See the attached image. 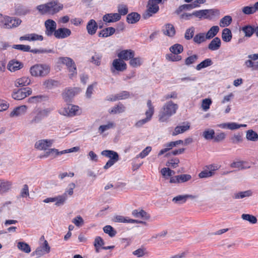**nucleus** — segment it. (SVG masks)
Here are the masks:
<instances>
[{"instance_id":"58836bf2","label":"nucleus","mask_w":258,"mask_h":258,"mask_svg":"<svg viewBox=\"0 0 258 258\" xmlns=\"http://www.w3.org/2000/svg\"><path fill=\"white\" fill-rule=\"evenodd\" d=\"M232 37L231 30L228 28H224L222 33V39L226 42H230Z\"/></svg>"},{"instance_id":"f257e3e1","label":"nucleus","mask_w":258,"mask_h":258,"mask_svg":"<svg viewBox=\"0 0 258 258\" xmlns=\"http://www.w3.org/2000/svg\"><path fill=\"white\" fill-rule=\"evenodd\" d=\"M63 5L58 0H52L44 4L38 5L36 10L42 15H54L63 9Z\"/></svg>"},{"instance_id":"49530a36","label":"nucleus","mask_w":258,"mask_h":258,"mask_svg":"<svg viewBox=\"0 0 258 258\" xmlns=\"http://www.w3.org/2000/svg\"><path fill=\"white\" fill-rule=\"evenodd\" d=\"M232 21V17L230 16L227 15L220 20L219 25L221 27H225L230 25Z\"/></svg>"},{"instance_id":"c85d7f7f","label":"nucleus","mask_w":258,"mask_h":258,"mask_svg":"<svg viewBox=\"0 0 258 258\" xmlns=\"http://www.w3.org/2000/svg\"><path fill=\"white\" fill-rule=\"evenodd\" d=\"M221 45V41L219 37H214L209 44L208 48L211 51L218 50Z\"/></svg>"},{"instance_id":"b1692460","label":"nucleus","mask_w":258,"mask_h":258,"mask_svg":"<svg viewBox=\"0 0 258 258\" xmlns=\"http://www.w3.org/2000/svg\"><path fill=\"white\" fill-rule=\"evenodd\" d=\"M121 16L118 13H109L103 17V20L106 23L115 22L119 21Z\"/></svg>"},{"instance_id":"cd10ccee","label":"nucleus","mask_w":258,"mask_h":258,"mask_svg":"<svg viewBox=\"0 0 258 258\" xmlns=\"http://www.w3.org/2000/svg\"><path fill=\"white\" fill-rule=\"evenodd\" d=\"M12 183L11 181L5 180L0 179V194L8 192L12 187Z\"/></svg>"},{"instance_id":"a878e982","label":"nucleus","mask_w":258,"mask_h":258,"mask_svg":"<svg viewBox=\"0 0 258 258\" xmlns=\"http://www.w3.org/2000/svg\"><path fill=\"white\" fill-rule=\"evenodd\" d=\"M98 29V25L96 22L93 20H90L87 23L86 29L89 35H93L95 34Z\"/></svg>"},{"instance_id":"680f3d73","label":"nucleus","mask_w":258,"mask_h":258,"mask_svg":"<svg viewBox=\"0 0 258 258\" xmlns=\"http://www.w3.org/2000/svg\"><path fill=\"white\" fill-rule=\"evenodd\" d=\"M12 207V202L7 201L3 203L0 208L1 212H5L8 211V213H10Z\"/></svg>"},{"instance_id":"473e14b6","label":"nucleus","mask_w":258,"mask_h":258,"mask_svg":"<svg viewBox=\"0 0 258 258\" xmlns=\"http://www.w3.org/2000/svg\"><path fill=\"white\" fill-rule=\"evenodd\" d=\"M140 15L136 12H132L127 15L126 21L129 24H135L140 19Z\"/></svg>"},{"instance_id":"69168bd1","label":"nucleus","mask_w":258,"mask_h":258,"mask_svg":"<svg viewBox=\"0 0 258 258\" xmlns=\"http://www.w3.org/2000/svg\"><path fill=\"white\" fill-rule=\"evenodd\" d=\"M195 30V29L194 27L187 29L184 34L185 39L186 40L191 39L194 36Z\"/></svg>"},{"instance_id":"3c124183","label":"nucleus","mask_w":258,"mask_h":258,"mask_svg":"<svg viewBox=\"0 0 258 258\" xmlns=\"http://www.w3.org/2000/svg\"><path fill=\"white\" fill-rule=\"evenodd\" d=\"M246 137L249 141L255 142L258 140V134L253 130H250L246 132Z\"/></svg>"},{"instance_id":"c9c22d12","label":"nucleus","mask_w":258,"mask_h":258,"mask_svg":"<svg viewBox=\"0 0 258 258\" xmlns=\"http://www.w3.org/2000/svg\"><path fill=\"white\" fill-rule=\"evenodd\" d=\"M115 29L113 27H108L101 30L98 36L100 37H107L115 33Z\"/></svg>"},{"instance_id":"e433bc0d","label":"nucleus","mask_w":258,"mask_h":258,"mask_svg":"<svg viewBox=\"0 0 258 258\" xmlns=\"http://www.w3.org/2000/svg\"><path fill=\"white\" fill-rule=\"evenodd\" d=\"M219 27L218 26H212L206 34L207 39H211L214 38L219 32Z\"/></svg>"},{"instance_id":"dca6fc26","label":"nucleus","mask_w":258,"mask_h":258,"mask_svg":"<svg viewBox=\"0 0 258 258\" xmlns=\"http://www.w3.org/2000/svg\"><path fill=\"white\" fill-rule=\"evenodd\" d=\"M27 110L28 107L25 105L17 106L10 112L9 116L11 118H17L25 115Z\"/></svg>"},{"instance_id":"4be33fe9","label":"nucleus","mask_w":258,"mask_h":258,"mask_svg":"<svg viewBox=\"0 0 258 258\" xmlns=\"http://www.w3.org/2000/svg\"><path fill=\"white\" fill-rule=\"evenodd\" d=\"M114 221L115 222H119V223L146 224L145 222L129 219L128 217H125L120 216V215H117V216H115L114 218Z\"/></svg>"},{"instance_id":"5fc2aeb1","label":"nucleus","mask_w":258,"mask_h":258,"mask_svg":"<svg viewBox=\"0 0 258 258\" xmlns=\"http://www.w3.org/2000/svg\"><path fill=\"white\" fill-rule=\"evenodd\" d=\"M115 127V123L112 121L108 122L107 124L100 125L99 127V132L102 134L105 131L113 128Z\"/></svg>"},{"instance_id":"7ed1b4c3","label":"nucleus","mask_w":258,"mask_h":258,"mask_svg":"<svg viewBox=\"0 0 258 258\" xmlns=\"http://www.w3.org/2000/svg\"><path fill=\"white\" fill-rule=\"evenodd\" d=\"M195 17L200 19L212 20L220 15V11L217 9H205L193 12Z\"/></svg>"},{"instance_id":"0e129e2a","label":"nucleus","mask_w":258,"mask_h":258,"mask_svg":"<svg viewBox=\"0 0 258 258\" xmlns=\"http://www.w3.org/2000/svg\"><path fill=\"white\" fill-rule=\"evenodd\" d=\"M151 150L152 147L151 146H147L140 154L137 155L136 158H144L149 155Z\"/></svg>"},{"instance_id":"412c9836","label":"nucleus","mask_w":258,"mask_h":258,"mask_svg":"<svg viewBox=\"0 0 258 258\" xmlns=\"http://www.w3.org/2000/svg\"><path fill=\"white\" fill-rule=\"evenodd\" d=\"M190 124L188 122H184L181 125L176 126L173 132L172 136H176L188 131L190 128Z\"/></svg>"},{"instance_id":"ea45409f","label":"nucleus","mask_w":258,"mask_h":258,"mask_svg":"<svg viewBox=\"0 0 258 258\" xmlns=\"http://www.w3.org/2000/svg\"><path fill=\"white\" fill-rule=\"evenodd\" d=\"M125 110V106L122 104H118L109 110V112L111 114H119L124 112Z\"/></svg>"},{"instance_id":"c756f323","label":"nucleus","mask_w":258,"mask_h":258,"mask_svg":"<svg viewBox=\"0 0 258 258\" xmlns=\"http://www.w3.org/2000/svg\"><path fill=\"white\" fill-rule=\"evenodd\" d=\"M101 155L106 157L109 158V160L118 161L119 160V155L118 153L112 150H103L101 152Z\"/></svg>"},{"instance_id":"f8f14e48","label":"nucleus","mask_w":258,"mask_h":258,"mask_svg":"<svg viewBox=\"0 0 258 258\" xmlns=\"http://www.w3.org/2000/svg\"><path fill=\"white\" fill-rule=\"evenodd\" d=\"M44 26L45 28V34L48 37L52 35L54 36V34L56 31V23L51 19H48L45 21Z\"/></svg>"},{"instance_id":"a211bd4d","label":"nucleus","mask_w":258,"mask_h":258,"mask_svg":"<svg viewBox=\"0 0 258 258\" xmlns=\"http://www.w3.org/2000/svg\"><path fill=\"white\" fill-rule=\"evenodd\" d=\"M71 34L70 29L67 28H59L56 30L54 37L57 39H64L69 37Z\"/></svg>"},{"instance_id":"052dcab7","label":"nucleus","mask_w":258,"mask_h":258,"mask_svg":"<svg viewBox=\"0 0 258 258\" xmlns=\"http://www.w3.org/2000/svg\"><path fill=\"white\" fill-rule=\"evenodd\" d=\"M12 48L21 50L24 52H30L31 47L29 45L23 44H16L12 46Z\"/></svg>"},{"instance_id":"de8ad7c7","label":"nucleus","mask_w":258,"mask_h":258,"mask_svg":"<svg viewBox=\"0 0 258 258\" xmlns=\"http://www.w3.org/2000/svg\"><path fill=\"white\" fill-rule=\"evenodd\" d=\"M68 199L66 194H63L61 195L55 197V205L56 206H60L63 205Z\"/></svg>"},{"instance_id":"bf43d9fd","label":"nucleus","mask_w":258,"mask_h":258,"mask_svg":"<svg viewBox=\"0 0 258 258\" xmlns=\"http://www.w3.org/2000/svg\"><path fill=\"white\" fill-rule=\"evenodd\" d=\"M241 218L244 220L248 221L251 224H255L257 222L256 218L252 215L243 214L241 215Z\"/></svg>"},{"instance_id":"f3484780","label":"nucleus","mask_w":258,"mask_h":258,"mask_svg":"<svg viewBox=\"0 0 258 258\" xmlns=\"http://www.w3.org/2000/svg\"><path fill=\"white\" fill-rule=\"evenodd\" d=\"M54 143L53 140L42 139L37 141L34 145L36 149L39 150H45L52 146Z\"/></svg>"},{"instance_id":"1a4fd4ad","label":"nucleus","mask_w":258,"mask_h":258,"mask_svg":"<svg viewBox=\"0 0 258 258\" xmlns=\"http://www.w3.org/2000/svg\"><path fill=\"white\" fill-rule=\"evenodd\" d=\"M126 69V63L123 60L118 58L113 60L110 70L113 74H115L116 72H123Z\"/></svg>"},{"instance_id":"13d9d810","label":"nucleus","mask_w":258,"mask_h":258,"mask_svg":"<svg viewBox=\"0 0 258 258\" xmlns=\"http://www.w3.org/2000/svg\"><path fill=\"white\" fill-rule=\"evenodd\" d=\"M241 11L244 14L247 15H252L256 12L254 5L243 7Z\"/></svg>"},{"instance_id":"37998d69","label":"nucleus","mask_w":258,"mask_h":258,"mask_svg":"<svg viewBox=\"0 0 258 258\" xmlns=\"http://www.w3.org/2000/svg\"><path fill=\"white\" fill-rule=\"evenodd\" d=\"M143 63L142 58L140 57H132L130 60L129 64L133 68H138L140 67Z\"/></svg>"},{"instance_id":"e2e57ef3","label":"nucleus","mask_w":258,"mask_h":258,"mask_svg":"<svg viewBox=\"0 0 258 258\" xmlns=\"http://www.w3.org/2000/svg\"><path fill=\"white\" fill-rule=\"evenodd\" d=\"M72 223H74L76 226L80 227L83 226L84 224V221L83 218L80 216H77L72 220Z\"/></svg>"},{"instance_id":"8fccbe9b","label":"nucleus","mask_w":258,"mask_h":258,"mask_svg":"<svg viewBox=\"0 0 258 258\" xmlns=\"http://www.w3.org/2000/svg\"><path fill=\"white\" fill-rule=\"evenodd\" d=\"M163 147H164L163 149L161 150L158 153V156H160L167 152V151H169L171 149H172L175 146V144L173 143V142H171L168 143H166L163 145Z\"/></svg>"},{"instance_id":"a19ab883","label":"nucleus","mask_w":258,"mask_h":258,"mask_svg":"<svg viewBox=\"0 0 258 258\" xmlns=\"http://www.w3.org/2000/svg\"><path fill=\"white\" fill-rule=\"evenodd\" d=\"M213 62L211 58H207L203 61H202L201 62H200L199 64H198L196 67V69L197 71H200L203 69L207 68L209 66H211L212 65Z\"/></svg>"},{"instance_id":"ddd939ff","label":"nucleus","mask_w":258,"mask_h":258,"mask_svg":"<svg viewBox=\"0 0 258 258\" xmlns=\"http://www.w3.org/2000/svg\"><path fill=\"white\" fill-rule=\"evenodd\" d=\"M159 10V7L158 5L153 3L149 0L147 5V9L143 15V17L145 19H147L152 16L153 15L156 14Z\"/></svg>"},{"instance_id":"a18cd8bd","label":"nucleus","mask_w":258,"mask_h":258,"mask_svg":"<svg viewBox=\"0 0 258 258\" xmlns=\"http://www.w3.org/2000/svg\"><path fill=\"white\" fill-rule=\"evenodd\" d=\"M62 151H59L57 149L55 148H51L48 149L45 152V156H51L52 158H55L58 156L61 155L63 154Z\"/></svg>"},{"instance_id":"6e6552de","label":"nucleus","mask_w":258,"mask_h":258,"mask_svg":"<svg viewBox=\"0 0 258 258\" xmlns=\"http://www.w3.org/2000/svg\"><path fill=\"white\" fill-rule=\"evenodd\" d=\"M32 93V90L30 88H23L21 89L15 90L12 96L15 100H22L27 96L30 95Z\"/></svg>"},{"instance_id":"774afa93","label":"nucleus","mask_w":258,"mask_h":258,"mask_svg":"<svg viewBox=\"0 0 258 258\" xmlns=\"http://www.w3.org/2000/svg\"><path fill=\"white\" fill-rule=\"evenodd\" d=\"M212 101L211 99L207 98L203 99L202 103V107L204 111H207L211 105Z\"/></svg>"},{"instance_id":"09e8293b","label":"nucleus","mask_w":258,"mask_h":258,"mask_svg":"<svg viewBox=\"0 0 258 258\" xmlns=\"http://www.w3.org/2000/svg\"><path fill=\"white\" fill-rule=\"evenodd\" d=\"M252 195V191L251 190H247L244 191H240L235 193L233 198L235 199H242L245 197H248Z\"/></svg>"},{"instance_id":"c03bdc74","label":"nucleus","mask_w":258,"mask_h":258,"mask_svg":"<svg viewBox=\"0 0 258 258\" xmlns=\"http://www.w3.org/2000/svg\"><path fill=\"white\" fill-rule=\"evenodd\" d=\"M148 110L146 111V117L151 119L154 113V106H153L151 100H148L147 103Z\"/></svg>"},{"instance_id":"4d7b16f0","label":"nucleus","mask_w":258,"mask_h":258,"mask_svg":"<svg viewBox=\"0 0 258 258\" xmlns=\"http://www.w3.org/2000/svg\"><path fill=\"white\" fill-rule=\"evenodd\" d=\"M215 134L214 130L208 129L203 133V136L206 140H210L214 139Z\"/></svg>"},{"instance_id":"6e6d98bb","label":"nucleus","mask_w":258,"mask_h":258,"mask_svg":"<svg viewBox=\"0 0 258 258\" xmlns=\"http://www.w3.org/2000/svg\"><path fill=\"white\" fill-rule=\"evenodd\" d=\"M104 233L108 234V235L113 237L116 234V231L110 225H106L103 228Z\"/></svg>"},{"instance_id":"79ce46f5","label":"nucleus","mask_w":258,"mask_h":258,"mask_svg":"<svg viewBox=\"0 0 258 258\" xmlns=\"http://www.w3.org/2000/svg\"><path fill=\"white\" fill-rule=\"evenodd\" d=\"M17 246L19 250L25 253H28L31 252L30 246L25 242L19 241L17 242Z\"/></svg>"},{"instance_id":"2f4dec72","label":"nucleus","mask_w":258,"mask_h":258,"mask_svg":"<svg viewBox=\"0 0 258 258\" xmlns=\"http://www.w3.org/2000/svg\"><path fill=\"white\" fill-rule=\"evenodd\" d=\"M31 83V79L28 77H22L17 79L15 82V86L17 87L26 86Z\"/></svg>"},{"instance_id":"72a5a7b5","label":"nucleus","mask_w":258,"mask_h":258,"mask_svg":"<svg viewBox=\"0 0 258 258\" xmlns=\"http://www.w3.org/2000/svg\"><path fill=\"white\" fill-rule=\"evenodd\" d=\"M132 215L136 218H141L144 220L150 218V215L143 210H135L132 212Z\"/></svg>"},{"instance_id":"423d86ee","label":"nucleus","mask_w":258,"mask_h":258,"mask_svg":"<svg viewBox=\"0 0 258 258\" xmlns=\"http://www.w3.org/2000/svg\"><path fill=\"white\" fill-rule=\"evenodd\" d=\"M59 61L62 64L66 66L69 74V78L73 79V77L77 76V71L76 64L74 61L69 57H60L59 58Z\"/></svg>"},{"instance_id":"aec40b11","label":"nucleus","mask_w":258,"mask_h":258,"mask_svg":"<svg viewBox=\"0 0 258 258\" xmlns=\"http://www.w3.org/2000/svg\"><path fill=\"white\" fill-rule=\"evenodd\" d=\"M134 56L135 51L131 49L122 50L117 54L118 57L123 60H130Z\"/></svg>"},{"instance_id":"39448f33","label":"nucleus","mask_w":258,"mask_h":258,"mask_svg":"<svg viewBox=\"0 0 258 258\" xmlns=\"http://www.w3.org/2000/svg\"><path fill=\"white\" fill-rule=\"evenodd\" d=\"M50 113L49 109L36 108L32 112V118L30 120L31 124H36L40 122L43 118L47 117Z\"/></svg>"},{"instance_id":"7c9ffc66","label":"nucleus","mask_w":258,"mask_h":258,"mask_svg":"<svg viewBox=\"0 0 258 258\" xmlns=\"http://www.w3.org/2000/svg\"><path fill=\"white\" fill-rule=\"evenodd\" d=\"M130 97V93L127 91H122L114 96H109L107 98V100L114 101L117 100H122L128 98Z\"/></svg>"},{"instance_id":"20e7f679","label":"nucleus","mask_w":258,"mask_h":258,"mask_svg":"<svg viewBox=\"0 0 258 258\" xmlns=\"http://www.w3.org/2000/svg\"><path fill=\"white\" fill-rule=\"evenodd\" d=\"M50 68L46 64H36L30 69V73L35 77H43L47 76L50 72Z\"/></svg>"},{"instance_id":"f03ea898","label":"nucleus","mask_w":258,"mask_h":258,"mask_svg":"<svg viewBox=\"0 0 258 258\" xmlns=\"http://www.w3.org/2000/svg\"><path fill=\"white\" fill-rule=\"evenodd\" d=\"M178 108V105L172 101L166 102L159 111L158 115L159 121L167 122L169 118L176 113Z\"/></svg>"},{"instance_id":"f704fd0d","label":"nucleus","mask_w":258,"mask_h":258,"mask_svg":"<svg viewBox=\"0 0 258 258\" xmlns=\"http://www.w3.org/2000/svg\"><path fill=\"white\" fill-rule=\"evenodd\" d=\"M15 13L18 16H24L30 13V10L27 7L18 5L16 7Z\"/></svg>"},{"instance_id":"0eeeda50","label":"nucleus","mask_w":258,"mask_h":258,"mask_svg":"<svg viewBox=\"0 0 258 258\" xmlns=\"http://www.w3.org/2000/svg\"><path fill=\"white\" fill-rule=\"evenodd\" d=\"M59 113L66 116H74L80 114L81 111L78 106L68 104L60 109Z\"/></svg>"},{"instance_id":"9b49d317","label":"nucleus","mask_w":258,"mask_h":258,"mask_svg":"<svg viewBox=\"0 0 258 258\" xmlns=\"http://www.w3.org/2000/svg\"><path fill=\"white\" fill-rule=\"evenodd\" d=\"M219 169V166L216 164H211L206 166V168L199 174L201 178H208L213 176L215 172Z\"/></svg>"},{"instance_id":"864d4df0","label":"nucleus","mask_w":258,"mask_h":258,"mask_svg":"<svg viewBox=\"0 0 258 258\" xmlns=\"http://www.w3.org/2000/svg\"><path fill=\"white\" fill-rule=\"evenodd\" d=\"M207 38L206 34L204 33H200L196 34L194 37L193 40L197 44H200L205 42Z\"/></svg>"},{"instance_id":"393cba45","label":"nucleus","mask_w":258,"mask_h":258,"mask_svg":"<svg viewBox=\"0 0 258 258\" xmlns=\"http://www.w3.org/2000/svg\"><path fill=\"white\" fill-rule=\"evenodd\" d=\"M23 67V64L22 62L16 59H13L9 62L7 68L11 72H15L21 69Z\"/></svg>"},{"instance_id":"603ef678","label":"nucleus","mask_w":258,"mask_h":258,"mask_svg":"<svg viewBox=\"0 0 258 258\" xmlns=\"http://www.w3.org/2000/svg\"><path fill=\"white\" fill-rule=\"evenodd\" d=\"M170 51L174 54H178L181 53L183 50V46L179 44H175L171 46L170 48Z\"/></svg>"},{"instance_id":"338daca9","label":"nucleus","mask_w":258,"mask_h":258,"mask_svg":"<svg viewBox=\"0 0 258 258\" xmlns=\"http://www.w3.org/2000/svg\"><path fill=\"white\" fill-rule=\"evenodd\" d=\"M198 59V56L197 54H194L187 57L185 59V64L186 66H189L196 62Z\"/></svg>"},{"instance_id":"4c0bfd02","label":"nucleus","mask_w":258,"mask_h":258,"mask_svg":"<svg viewBox=\"0 0 258 258\" xmlns=\"http://www.w3.org/2000/svg\"><path fill=\"white\" fill-rule=\"evenodd\" d=\"M254 26L247 25L242 27L241 30L247 37H250L254 33Z\"/></svg>"},{"instance_id":"5701e85b","label":"nucleus","mask_w":258,"mask_h":258,"mask_svg":"<svg viewBox=\"0 0 258 258\" xmlns=\"http://www.w3.org/2000/svg\"><path fill=\"white\" fill-rule=\"evenodd\" d=\"M196 196L191 195H178L172 199V202L177 204L185 203L188 199H194Z\"/></svg>"},{"instance_id":"2eb2a0df","label":"nucleus","mask_w":258,"mask_h":258,"mask_svg":"<svg viewBox=\"0 0 258 258\" xmlns=\"http://www.w3.org/2000/svg\"><path fill=\"white\" fill-rule=\"evenodd\" d=\"M80 91V89L77 88H66L62 93L63 99L66 102H69Z\"/></svg>"},{"instance_id":"6ab92c4d","label":"nucleus","mask_w":258,"mask_h":258,"mask_svg":"<svg viewBox=\"0 0 258 258\" xmlns=\"http://www.w3.org/2000/svg\"><path fill=\"white\" fill-rule=\"evenodd\" d=\"M20 41L27 40L29 41H42L43 37L42 35H38L36 33L27 34L21 36L19 38Z\"/></svg>"},{"instance_id":"9d476101","label":"nucleus","mask_w":258,"mask_h":258,"mask_svg":"<svg viewBox=\"0 0 258 258\" xmlns=\"http://www.w3.org/2000/svg\"><path fill=\"white\" fill-rule=\"evenodd\" d=\"M21 23V20L18 18L6 16L3 28L8 29L15 28L18 27Z\"/></svg>"},{"instance_id":"bb28decb","label":"nucleus","mask_w":258,"mask_h":258,"mask_svg":"<svg viewBox=\"0 0 258 258\" xmlns=\"http://www.w3.org/2000/svg\"><path fill=\"white\" fill-rule=\"evenodd\" d=\"M163 34L170 37H173L175 34V29L174 26L170 24H166L163 28Z\"/></svg>"},{"instance_id":"4468645a","label":"nucleus","mask_w":258,"mask_h":258,"mask_svg":"<svg viewBox=\"0 0 258 258\" xmlns=\"http://www.w3.org/2000/svg\"><path fill=\"white\" fill-rule=\"evenodd\" d=\"M50 251V247L49 246L47 240H44L43 243L38 247L35 251L32 253V255H36L38 257L48 253Z\"/></svg>"}]
</instances>
